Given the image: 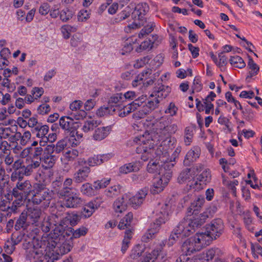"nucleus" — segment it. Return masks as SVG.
Instances as JSON below:
<instances>
[{
    "label": "nucleus",
    "instance_id": "f257e3e1",
    "mask_svg": "<svg viewBox=\"0 0 262 262\" xmlns=\"http://www.w3.org/2000/svg\"><path fill=\"white\" fill-rule=\"evenodd\" d=\"M178 108L173 102H170L164 110L166 114L168 116H163L159 118H155L153 116H148L143 121L144 127L155 134L158 140H162L163 142L167 140L171 142L174 139L171 138L172 135L178 130V127L177 124L172 123L173 119L170 117L177 115Z\"/></svg>",
    "mask_w": 262,
    "mask_h": 262
},
{
    "label": "nucleus",
    "instance_id": "f03ea898",
    "mask_svg": "<svg viewBox=\"0 0 262 262\" xmlns=\"http://www.w3.org/2000/svg\"><path fill=\"white\" fill-rule=\"evenodd\" d=\"M60 216V222L54 225L52 232L48 235H43L39 238L34 237L31 247L28 248L27 252L30 258L39 259L42 255L51 256L53 254V249L55 248L60 236L63 233L66 226L62 216Z\"/></svg>",
    "mask_w": 262,
    "mask_h": 262
},
{
    "label": "nucleus",
    "instance_id": "7ed1b4c3",
    "mask_svg": "<svg viewBox=\"0 0 262 262\" xmlns=\"http://www.w3.org/2000/svg\"><path fill=\"white\" fill-rule=\"evenodd\" d=\"M204 219L199 217L192 219H184L180 222L177 227L173 229L172 233L167 241H165L164 245L168 247L172 246L179 239L189 236L192 233L195 228L201 226L204 222Z\"/></svg>",
    "mask_w": 262,
    "mask_h": 262
},
{
    "label": "nucleus",
    "instance_id": "20e7f679",
    "mask_svg": "<svg viewBox=\"0 0 262 262\" xmlns=\"http://www.w3.org/2000/svg\"><path fill=\"white\" fill-rule=\"evenodd\" d=\"M147 130V132H144L142 134L135 137L133 139V142L139 145L137 147V151L138 152L142 153L141 159L144 161H146L153 157L154 154L157 155V149L156 150L154 149L155 140L162 141L158 140V136L155 134Z\"/></svg>",
    "mask_w": 262,
    "mask_h": 262
},
{
    "label": "nucleus",
    "instance_id": "39448f33",
    "mask_svg": "<svg viewBox=\"0 0 262 262\" xmlns=\"http://www.w3.org/2000/svg\"><path fill=\"white\" fill-rule=\"evenodd\" d=\"M173 166L174 164H167L166 162L162 166L159 171V177L154 179L150 187V191L152 194H158L164 190L172 177L171 169Z\"/></svg>",
    "mask_w": 262,
    "mask_h": 262
},
{
    "label": "nucleus",
    "instance_id": "423d86ee",
    "mask_svg": "<svg viewBox=\"0 0 262 262\" xmlns=\"http://www.w3.org/2000/svg\"><path fill=\"white\" fill-rule=\"evenodd\" d=\"M209 238L202 235L200 233L186 240L182 246V251L186 255H190L194 252L200 251L204 247L209 245Z\"/></svg>",
    "mask_w": 262,
    "mask_h": 262
},
{
    "label": "nucleus",
    "instance_id": "0eeeda50",
    "mask_svg": "<svg viewBox=\"0 0 262 262\" xmlns=\"http://www.w3.org/2000/svg\"><path fill=\"white\" fill-rule=\"evenodd\" d=\"M224 224L222 220L217 219L213 220L206 228V232L200 233L202 235L208 236L209 238L208 245L213 239L219 237L223 231Z\"/></svg>",
    "mask_w": 262,
    "mask_h": 262
},
{
    "label": "nucleus",
    "instance_id": "6e6552de",
    "mask_svg": "<svg viewBox=\"0 0 262 262\" xmlns=\"http://www.w3.org/2000/svg\"><path fill=\"white\" fill-rule=\"evenodd\" d=\"M32 194V200L34 204H39L43 201L49 203L52 198V192L46 188L43 184L36 183Z\"/></svg>",
    "mask_w": 262,
    "mask_h": 262
},
{
    "label": "nucleus",
    "instance_id": "1a4fd4ad",
    "mask_svg": "<svg viewBox=\"0 0 262 262\" xmlns=\"http://www.w3.org/2000/svg\"><path fill=\"white\" fill-rule=\"evenodd\" d=\"M54 151V145L50 144L46 147L41 158V164L44 169H50L55 165L57 158L55 155H53Z\"/></svg>",
    "mask_w": 262,
    "mask_h": 262
},
{
    "label": "nucleus",
    "instance_id": "9d476101",
    "mask_svg": "<svg viewBox=\"0 0 262 262\" xmlns=\"http://www.w3.org/2000/svg\"><path fill=\"white\" fill-rule=\"evenodd\" d=\"M32 192V185L29 180L18 181L12 190V194L15 197H20L21 199L26 198Z\"/></svg>",
    "mask_w": 262,
    "mask_h": 262
},
{
    "label": "nucleus",
    "instance_id": "9b49d317",
    "mask_svg": "<svg viewBox=\"0 0 262 262\" xmlns=\"http://www.w3.org/2000/svg\"><path fill=\"white\" fill-rule=\"evenodd\" d=\"M181 151V147H177L170 157L169 152L167 150L164 149L162 146H160L157 148V157H159L160 161L163 162V164H165L166 162L167 164L172 163L174 165L175 163L174 162H175L176 159L178 157Z\"/></svg>",
    "mask_w": 262,
    "mask_h": 262
},
{
    "label": "nucleus",
    "instance_id": "f8f14e48",
    "mask_svg": "<svg viewBox=\"0 0 262 262\" xmlns=\"http://www.w3.org/2000/svg\"><path fill=\"white\" fill-rule=\"evenodd\" d=\"M203 169L202 165H196L193 169L185 168L179 174L178 177V182L180 184H183L190 182L194 178L195 172V170L197 172H200Z\"/></svg>",
    "mask_w": 262,
    "mask_h": 262
},
{
    "label": "nucleus",
    "instance_id": "ddd939ff",
    "mask_svg": "<svg viewBox=\"0 0 262 262\" xmlns=\"http://www.w3.org/2000/svg\"><path fill=\"white\" fill-rule=\"evenodd\" d=\"M42 221L39 222V226L41 230L46 233L50 231L51 229L53 228L54 225L59 223L60 222V216L58 215L53 214L49 216L42 217Z\"/></svg>",
    "mask_w": 262,
    "mask_h": 262
},
{
    "label": "nucleus",
    "instance_id": "4468645a",
    "mask_svg": "<svg viewBox=\"0 0 262 262\" xmlns=\"http://www.w3.org/2000/svg\"><path fill=\"white\" fill-rule=\"evenodd\" d=\"M149 9L147 4L141 3L137 4L135 7L134 10L132 13V17L135 21H141L145 23L146 18L145 16Z\"/></svg>",
    "mask_w": 262,
    "mask_h": 262
},
{
    "label": "nucleus",
    "instance_id": "2eb2a0df",
    "mask_svg": "<svg viewBox=\"0 0 262 262\" xmlns=\"http://www.w3.org/2000/svg\"><path fill=\"white\" fill-rule=\"evenodd\" d=\"M82 104L81 101L75 100L70 105V109L72 112L71 115L75 120L82 119L86 116V113L80 109Z\"/></svg>",
    "mask_w": 262,
    "mask_h": 262
},
{
    "label": "nucleus",
    "instance_id": "dca6fc26",
    "mask_svg": "<svg viewBox=\"0 0 262 262\" xmlns=\"http://www.w3.org/2000/svg\"><path fill=\"white\" fill-rule=\"evenodd\" d=\"M73 247V244L71 241H66L59 247L56 246L55 248L53 249V254L51 256L42 255L46 259L48 258L54 259V256L56 255H63L68 253L71 251Z\"/></svg>",
    "mask_w": 262,
    "mask_h": 262
},
{
    "label": "nucleus",
    "instance_id": "f3484780",
    "mask_svg": "<svg viewBox=\"0 0 262 262\" xmlns=\"http://www.w3.org/2000/svg\"><path fill=\"white\" fill-rule=\"evenodd\" d=\"M72 117L62 116L59 119V126L61 129L68 132H73L77 128V123Z\"/></svg>",
    "mask_w": 262,
    "mask_h": 262
},
{
    "label": "nucleus",
    "instance_id": "a211bd4d",
    "mask_svg": "<svg viewBox=\"0 0 262 262\" xmlns=\"http://www.w3.org/2000/svg\"><path fill=\"white\" fill-rule=\"evenodd\" d=\"M28 220L35 226H39V222L43 217V214L38 208H29L27 211Z\"/></svg>",
    "mask_w": 262,
    "mask_h": 262
},
{
    "label": "nucleus",
    "instance_id": "6ab92c4d",
    "mask_svg": "<svg viewBox=\"0 0 262 262\" xmlns=\"http://www.w3.org/2000/svg\"><path fill=\"white\" fill-rule=\"evenodd\" d=\"M75 191L73 190L66 194L68 198L66 200L64 205L67 208H76L81 204L82 199L79 196V194Z\"/></svg>",
    "mask_w": 262,
    "mask_h": 262
},
{
    "label": "nucleus",
    "instance_id": "aec40b11",
    "mask_svg": "<svg viewBox=\"0 0 262 262\" xmlns=\"http://www.w3.org/2000/svg\"><path fill=\"white\" fill-rule=\"evenodd\" d=\"M220 251L219 249L216 248L206 250L198 255L194 260L195 262H209L213 259Z\"/></svg>",
    "mask_w": 262,
    "mask_h": 262
},
{
    "label": "nucleus",
    "instance_id": "412c9836",
    "mask_svg": "<svg viewBox=\"0 0 262 262\" xmlns=\"http://www.w3.org/2000/svg\"><path fill=\"white\" fill-rule=\"evenodd\" d=\"M169 206L167 204H159L154 211L156 219L161 220L162 223H165L168 219Z\"/></svg>",
    "mask_w": 262,
    "mask_h": 262
},
{
    "label": "nucleus",
    "instance_id": "4be33fe9",
    "mask_svg": "<svg viewBox=\"0 0 262 262\" xmlns=\"http://www.w3.org/2000/svg\"><path fill=\"white\" fill-rule=\"evenodd\" d=\"M148 193V189L144 188L140 189L137 193L130 199V203L132 207L137 208L142 204Z\"/></svg>",
    "mask_w": 262,
    "mask_h": 262
},
{
    "label": "nucleus",
    "instance_id": "5701e85b",
    "mask_svg": "<svg viewBox=\"0 0 262 262\" xmlns=\"http://www.w3.org/2000/svg\"><path fill=\"white\" fill-rule=\"evenodd\" d=\"M41 158H30L26 160V165L23 166V169L26 176H30L35 169L40 166Z\"/></svg>",
    "mask_w": 262,
    "mask_h": 262
},
{
    "label": "nucleus",
    "instance_id": "b1692460",
    "mask_svg": "<svg viewBox=\"0 0 262 262\" xmlns=\"http://www.w3.org/2000/svg\"><path fill=\"white\" fill-rule=\"evenodd\" d=\"M142 163L139 161H136L125 164L121 166L119 169L121 174H127L130 172H136L142 167Z\"/></svg>",
    "mask_w": 262,
    "mask_h": 262
},
{
    "label": "nucleus",
    "instance_id": "393cba45",
    "mask_svg": "<svg viewBox=\"0 0 262 262\" xmlns=\"http://www.w3.org/2000/svg\"><path fill=\"white\" fill-rule=\"evenodd\" d=\"M164 223H162L161 220L155 219V222L151 224L150 228L143 236L142 240L147 242L149 239L152 238L154 235L159 232L161 225Z\"/></svg>",
    "mask_w": 262,
    "mask_h": 262
},
{
    "label": "nucleus",
    "instance_id": "a878e982",
    "mask_svg": "<svg viewBox=\"0 0 262 262\" xmlns=\"http://www.w3.org/2000/svg\"><path fill=\"white\" fill-rule=\"evenodd\" d=\"M170 92V88L169 86L163 84H159L155 87L153 92L150 94L151 98H157L160 100L166 97Z\"/></svg>",
    "mask_w": 262,
    "mask_h": 262
},
{
    "label": "nucleus",
    "instance_id": "bb28decb",
    "mask_svg": "<svg viewBox=\"0 0 262 262\" xmlns=\"http://www.w3.org/2000/svg\"><path fill=\"white\" fill-rule=\"evenodd\" d=\"M91 172L90 168L85 166L79 168L73 175V180L76 183H81L87 181Z\"/></svg>",
    "mask_w": 262,
    "mask_h": 262
},
{
    "label": "nucleus",
    "instance_id": "cd10ccee",
    "mask_svg": "<svg viewBox=\"0 0 262 262\" xmlns=\"http://www.w3.org/2000/svg\"><path fill=\"white\" fill-rule=\"evenodd\" d=\"M111 130V126L98 127L93 133V139L96 141H101L108 136Z\"/></svg>",
    "mask_w": 262,
    "mask_h": 262
},
{
    "label": "nucleus",
    "instance_id": "c85d7f7f",
    "mask_svg": "<svg viewBox=\"0 0 262 262\" xmlns=\"http://www.w3.org/2000/svg\"><path fill=\"white\" fill-rule=\"evenodd\" d=\"M15 237V235L13 234L12 237L8 239L5 244L4 249L5 252L9 254L13 253L15 250V245H17L21 241V238L19 237Z\"/></svg>",
    "mask_w": 262,
    "mask_h": 262
},
{
    "label": "nucleus",
    "instance_id": "c756f323",
    "mask_svg": "<svg viewBox=\"0 0 262 262\" xmlns=\"http://www.w3.org/2000/svg\"><path fill=\"white\" fill-rule=\"evenodd\" d=\"M97 208L95 202H90L83 207L81 215L84 218H88L93 214Z\"/></svg>",
    "mask_w": 262,
    "mask_h": 262
},
{
    "label": "nucleus",
    "instance_id": "7c9ffc66",
    "mask_svg": "<svg viewBox=\"0 0 262 262\" xmlns=\"http://www.w3.org/2000/svg\"><path fill=\"white\" fill-rule=\"evenodd\" d=\"M123 96L125 99L128 100H134V101L137 100V103H140L141 105L146 100V96L141 95L139 96L138 94L132 91H127L125 93Z\"/></svg>",
    "mask_w": 262,
    "mask_h": 262
},
{
    "label": "nucleus",
    "instance_id": "2f4dec72",
    "mask_svg": "<svg viewBox=\"0 0 262 262\" xmlns=\"http://www.w3.org/2000/svg\"><path fill=\"white\" fill-rule=\"evenodd\" d=\"M205 199L203 196H199L196 200L194 201L189 208V213L196 214L199 208L203 205Z\"/></svg>",
    "mask_w": 262,
    "mask_h": 262
},
{
    "label": "nucleus",
    "instance_id": "473e14b6",
    "mask_svg": "<svg viewBox=\"0 0 262 262\" xmlns=\"http://www.w3.org/2000/svg\"><path fill=\"white\" fill-rule=\"evenodd\" d=\"M200 148L199 147H193L187 153L185 161H188L189 162H192L195 161L200 156Z\"/></svg>",
    "mask_w": 262,
    "mask_h": 262
},
{
    "label": "nucleus",
    "instance_id": "72a5a7b5",
    "mask_svg": "<svg viewBox=\"0 0 262 262\" xmlns=\"http://www.w3.org/2000/svg\"><path fill=\"white\" fill-rule=\"evenodd\" d=\"M79 152L75 149L68 150L61 158L62 162H69L74 161L78 156Z\"/></svg>",
    "mask_w": 262,
    "mask_h": 262
},
{
    "label": "nucleus",
    "instance_id": "f704fd0d",
    "mask_svg": "<svg viewBox=\"0 0 262 262\" xmlns=\"http://www.w3.org/2000/svg\"><path fill=\"white\" fill-rule=\"evenodd\" d=\"M49 131V127L47 125H43L42 123L37 127L33 133H36V137L41 139V141H43L46 135Z\"/></svg>",
    "mask_w": 262,
    "mask_h": 262
},
{
    "label": "nucleus",
    "instance_id": "c9c22d12",
    "mask_svg": "<svg viewBox=\"0 0 262 262\" xmlns=\"http://www.w3.org/2000/svg\"><path fill=\"white\" fill-rule=\"evenodd\" d=\"M113 208L116 212L121 213L124 211L127 208V204L124 198H118L113 204Z\"/></svg>",
    "mask_w": 262,
    "mask_h": 262
},
{
    "label": "nucleus",
    "instance_id": "e433bc0d",
    "mask_svg": "<svg viewBox=\"0 0 262 262\" xmlns=\"http://www.w3.org/2000/svg\"><path fill=\"white\" fill-rule=\"evenodd\" d=\"M80 192L83 194L89 196H92L96 195L93 185L89 183H85L82 184L80 188Z\"/></svg>",
    "mask_w": 262,
    "mask_h": 262
},
{
    "label": "nucleus",
    "instance_id": "4c0bfd02",
    "mask_svg": "<svg viewBox=\"0 0 262 262\" xmlns=\"http://www.w3.org/2000/svg\"><path fill=\"white\" fill-rule=\"evenodd\" d=\"M229 62L231 66L234 68L242 69L245 67L246 63L243 59L237 55L231 56Z\"/></svg>",
    "mask_w": 262,
    "mask_h": 262
},
{
    "label": "nucleus",
    "instance_id": "58836bf2",
    "mask_svg": "<svg viewBox=\"0 0 262 262\" xmlns=\"http://www.w3.org/2000/svg\"><path fill=\"white\" fill-rule=\"evenodd\" d=\"M60 30L63 37L67 39L70 37L72 33L76 31L77 27L69 25H64L61 27Z\"/></svg>",
    "mask_w": 262,
    "mask_h": 262
},
{
    "label": "nucleus",
    "instance_id": "ea45409f",
    "mask_svg": "<svg viewBox=\"0 0 262 262\" xmlns=\"http://www.w3.org/2000/svg\"><path fill=\"white\" fill-rule=\"evenodd\" d=\"M161 247L156 248L152 250L151 253L147 254L143 257L141 262H154L161 251Z\"/></svg>",
    "mask_w": 262,
    "mask_h": 262
},
{
    "label": "nucleus",
    "instance_id": "a19ab883",
    "mask_svg": "<svg viewBox=\"0 0 262 262\" xmlns=\"http://www.w3.org/2000/svg\"><path fill=\"white\" fill-rule=\"evenodd\" d=\"M73 181L74 180L71 178H67L64 180L63 184V188L60 192V195L66 196L67 193H69L72 191H76V190L74 188L69 187V186H71V185L72 184Z\"/></svg>",
    "mask_w": 262,
    "mask_h": 262
},
{
    "label": "nucleus",
    "instance_id": "79ce46f5",
    "mask_svg": "<svg viewBox=\"0 0 262 262\" xmlns=\"http://www.w3.org/2000/svg\"><path fill=\"white\" fill-rule=\"evenodd\" d=\"M133 219V214L129 212L126 214L119 222L118 228L120 229H124L125 228L129 226Z\"/></svg>",
    "mask_w": 262,
    "mask_h": 262
},
{
    "label": "nucleus",
    "instance_id": "37998d69",
    "mask_svg": "<svg viewBox=\"0 0 262 262\" xmlns=\"http://www.w3.org/2000/svg\"><path fill=\"white\" fill-rule=\"evenodd\" d=\"M110 181L111 179L110 178H103L101 180L94 181L93 183V187H94L95 191L105 188L110 184Z\"/></svg>",
    "mask_w": 262,
    "mask_h": 262
},
{
    "label": "nucleus",
    "instance_id": "c03bdc74",
    "mask_svg": "<svg viewBox=\"0 0 262 262\" xmlns=\"http://www.w3.org/2000/svg\"><path fill=\"white\" fill-rule=\"evenodd\" d=\"M202 172L198 176L197 180L200 182L206 184L209 183L211 180V172L208 169H202ZM202 171V170H201Z\"/></svg>",
    "mask_w": 262,
    "mask_h": 262
},
{
    "label": "nucleus",
    "instance_id": "a18cd8bd",
    "mask_svg": "<svg viewBox=\"0 0 262 262\" xmlns=\"http://www.w3.org/2000/svg\"><path fill=\"white\" fill-rule=\"evenodd\" d=\"M194 128L193 126H188L185 129L184 142L186 145H189L192 142Z\"/></svg>",
    "mask_w": 262,
    "mask_h": 262
},
{
    "label": "nucleus",
    "instance_id": "49530a36",
    "mask_svg": "<svg viewBox=\"0 0 262 262\" xmlns=\"http://www.w3.org/2000/svg\"><path fill=\"white\" fill-rule=\"evenodd\" d=\"M248 67L250 69V71L249 72L247 78H251L257 74L259 71V67L251 58L249 60Z\"/></svg>",
    "mask_w": 262,
    "mask_h": 262
},
{
    "label": "nucleus",
    "instance_id": "de8ad7c7",
    "mask_svg": "<svg viewBox=\"0 0 262 262\" xmlns=\"http://www.w3.org/2000/svg\"><path fill=\"white\" fill-rule=\"evenodd\" d=\"M123 99L121 93H117L112 96L108 100V104L112 106H118V104L122 102Z\"/></svg>",
    "mask_w": 262,
    "mask_h": 262
},
{
    "label": "nucleus",
    "instance_id": "09e8293b",
    "mask_svg": "<svg viewBox=\"0 0 262 262\" xmlns=\"http://www.w3.org/2000/svg\"><path fill=\"white\" fill-rule=\"evenodd\" d=\"M161 163L160 164L159 162L150 161L147 166V171L150 173L158 172L159 173V171L163 165V162L161 161Z\"/></svg>",
    "mask_w": 262,
    "mask_h": 262
},
{
    "label": "nucleus",
    "instance_id": "8fccbe9b",
    "mask_svg": "<svg viewBox=\"0 0 262 262\" xmlns=\"http://www.w3.org/2000/svg\"><path fill=\"white\" fill-rule=\"evenodd\" d=\"M114 112H116V109L113 108V107L103 106L97 111L96 115L99 117H103L110 115Z\"/></svg>",
    "mask_w": 262,
    "mask_h": 262
},
{
    "label": "nucleus",
    "instance_id": "3c124183",
    "mask_svg": "<svg viewBox=\"0 0 262 262\" xmlns=\"http://www.w3.org/2000/svg\"><path fill=\"white\" fill-rule=\"evenodd\" d=\"M144 247L140 245L135 246L131 251L130 257L131 258L135 259H137L141 256L142 253L144 252Z\"/></svg>",
    "mask_w": 262,
    "mask_h": 262
},
{
    "label": "nucleus",
    "instance_id": "603ef678",
    "mask_svg": "<svg viewBox=\"0 0 262 262\" xmlns=\"http://www.w3.org/2000/svg\"><path fill=\"white\" fill-rule=\"evenodd\" d=\"M73 16L72 11L66 8L60 12V19L63 22H67Z\"/></svg>",
    "mask_w": 262,
    "mask_h": 262
},
{
    "label": "nucleus",
    "instance_id": "864d4df0",
    "mask_svg": "<svg viewBox=\"0 0 262 262\" xmlns=\"http://www.w3.org/2000/svg\"><path fill=\"white\" fill-rule=\"evenodd\" d=\"M99 123H100L99 122L95 120L87 121L84 123L82 127V130L85 133L89 132L93 130L98 124H99Z\"/></svg>",
    "mask_w": 262,
    "mask_h": 262
},
{
    "label": "nucleus",
    "instance_id": "5fc2aeb1",
    "mask_svg": "<svg viewBox=\"0 0 262 262\" xmlns=\"http://www.w3.org/2000/svg\"><path fill=\"white\" fill-rule=\"evenodd\" d=\"M119 187L115 185L106 189L104 191V194L108 198H113L119 194Z\"/></svg>",
    "mask_w": 262,
    "mask_h": 262
},
{
    "label": "nucleus",
    "instance_id": "6e6d98bb",
    "mask_svg": "<svg viewBox=\"0 0 262 262\" xmlns=\"http://www.w3.org/2000/svg\"><path fill=\"white\" fill-rule=\"evenodd\" d=\"M160 102V100L157 98H151L150 97V100H148V102L146 104V108H148L149 110L147 111L151 112L156 109Z\"/></svg>",
    "mask_w": 262,
    "mask_h": 262
},
{
    "label": "nucleus",
    "instance_id": "4d7b16f0",
    "mask_svg": "<svg viewBox=\"0 0 262 262\" xmlns=\"http://www.w3.org/2000/svg\"><path fill=\"white\" fill-rule=\"evenodd\" d=\"M149 70L148 71H146L145 72H143L140 74H139L136 78L133 81L132 84L134 87L137 86L139 84H140L142 83L143 79L146 78V77L148 76V74L150 75Z\"/></svg>",
    "mask_w": 262,
    "mask_h": 262
},
{
    "label": "nucleus",
    "instance_id": "13d9d810",
    "mask_svg": "<svg viewBox=\"0 0 262 262\" xmlns=\"http://www.w3.org/2000/svg\"><path fill=\"white\" fill-rule=\"evenodd\" d=\"M83 163L88 164L90 166H95L101 164L99 155H95L89 158L87 160H84Z\"/></svg>",
    "mask_w": 262,
    "mask_h": 262
},
{
    "label": "nucleus",
    "instance_id": "bf43d9fd",
    "mask_svg": "<svg viewBox=\"0 0 262 262\" xmlns=\"http://www.w3.org/2000/svg\"><path fill=\"white\" fill-rule=\"evenodd\" d=\"M88 229L82 226L76 230H73L72 238H78L82 236L85 235L88 232Z\"/></svg>",
    "mask_w": 262,
    "mask_h": 262
},
{
    "label": "nucleus",
    "instance_id": "052dcab7",
    "mask_svg": "<svg viewBox=\"0 0 262 262\" xmlns=\"http://www.w3.org/2000/svg\"><path fill=\"white\" fill-rule=\"evenodd\" d=\"M24 175H25V173L23 169L22 170H15L11 175V180L12 182L17 181V182L21 181Z\"/></svg>",
    "mask_w": 262,
    "mask_h": 262
},
{
    "label": "nucleus",
    "instance_id": "680f3d73",
    "mask_svg": "<svg viewBox=\"0 0 262 262\" xmlns=\"http://www.w3.org/2000/svg\"><path fill=\"white\" fill-rule=\"evenodd\" d=\"M51 111L50 106L47 103L40 104L37 109V113L39 115H44L48 114Z\"/></svg>",
    "mask_w": 262,
    "mask_h": 262
},
{
    "label": "nucleus",
    "instance_id": "e2e57ef3",
    "mask_svg": "<svg viewBox=\"0 0 262 262\" xmlns=\"http://www.w3.org/2000/svg\"><path fill=\"white\" fill-rule=\"evenodd\" d=\"M41 123L38 121L37 119L35 117H31L28 121V125L32 128V133L39 126Z\"/></svg>",
    "mask_w": 262,
    "mask_h": 262
},
{
    "label": "nucleus",
    "instance_id": "0e129e2a",
    "mask_svg": "<svg viewBox=\"0 0 262 262\" xmlns=\"http://www.w3.org/2000/svg\"><path fill=\"white\" fill-rule=\"evenodd\" d=\"M223 183L224 185L228 186L229 188H230L233 194L234 195H235L236 193V188L235 186H237L238 184V181L236 180H232L229 181H224Z\"/></svg>",
    "mask_w": 262,
    "mask_h": 262
},
{
    "label": "nucleus",
    "instance_id": "69168bd1",
    "mask_svg": "<svg viewBox=\"0 0 262 262\" xmlns=\"http://www.w3.org/2000/svg\"><path fill=\"white\" fill-rule=\"evenodd\" d=\"M67 218L72 226L77 225L81 219V217L76 213H71L69 214Z\"/></svg>",
    "mask_w": 262,
    "mask_h": 262
},
{
    "label": "nucleus",
    "instance_id": "338daca9",
    "mask_svg": "<svg viewBox=\"0 0 262 262\" xmlns=\"http://www.w3.org/2000/svg\"><path fill=\"white\" fill-rule=\"evenodd\" d=\"M218 58L219 60L217 59L215 64L220 68L225 66L227 63V58L226 56L223 54V53H219Z\"/></svg>",
    "mask_w": 262,
    "mask_h": 262
},
{
    "label": "nucleus",
    "instance_id": "774afa93",
    "mask_svg": "<svg viewBox=\"0 0 262 262\" xmlns=\"http://www.w3.org/2000/svg\"><path fill=\"white\" fill-rule=\"evenodd\" d=\"M50 10V6L47 3H42L39 7L38 11L41 15H46Z\"/></svg>",
    "mask_w": 262,
    "mask_h": 262
}]
</instances>
